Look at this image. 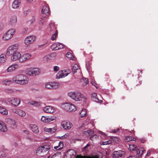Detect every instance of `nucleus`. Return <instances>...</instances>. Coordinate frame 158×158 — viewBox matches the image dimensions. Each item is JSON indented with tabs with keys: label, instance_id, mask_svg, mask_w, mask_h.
Returning a JSON list of instances; mask_svg holds the SVG:
<instances>
[{
	"label": "nucleus",
	"instance_id": "29",
	"mask_svg": "<svg viewBox=\"0 0 158 158\" xmlns=\"http://www.w3.org/2000/svg\"><path fill=\"white\" fill-rule=\"evenodd\" d=\"M80 69V68L78 64H75L73 66L72 71L73 73H77V70H78Z\"/></svg>",
	"mask_w": 158,
	"mask_h": 158
},
{
	"label": "nucleus",
	"instance_id": "33",
	"mask_svg": "<svg viewBox=\"0 0 158 158\" xmlns=\"http://www.w3.org/2000/svg\"><path fill=\"white\" fill-rule=\"evenodd\" d=\"M31 69L33 76L38 75L39 74L40 72L37 69L34 68H31Z\"/></svg>",
	"mask_w": 158,
	"mask_h": 158
},
{
	"label": "nucleus",
	"instance_id": "44",
	"mask_svg": "<svg viewBox=\"0 0 158 158\" xmlns=\"http://www.w3.org/2000/svg\"><path fill=\"white\" fill-rule=\"evenodd\" d=\"M48 122H50L55 120L56 119V117L53 116H48Z\"/></svg>",
	"mask_w": 158,
	"mask_h": 158
},
{
	"label": "nucleus",
	"instance_id": "10",
	"mask_svg": "<svg viewBox=\"0 0 158 158\" xmlns=\"http://www.w3.org/2000/svg\"><path fill=\"white\" fill-rule=\"evenodd\" d=\"M35 40V37L33 36H29L25 39L24 43L26 45H29L32 43Z\"/></svg>",
	"mask_w": 158,
	"mask_h": 158
},
{
	"label": "nucleus",
	"instance_id": "12",
	"mask_svg": "<svg viewBox=\"0 0 158 158\" xmlns=\"http://www.w3.org/2000/svg\"><path fill=\"white\" fill-rule=\"evenodd\" d=\"M13 55L11 58V60L12 61H15L19 60V61L20 59L21 58V53L18 52H16L13 53Z\"/></svg>",
	"mask_w": 158,
	"mask_h": 158
},
{
	"label": "nucleus",
	"instance_id": "57",
	"mask_svg": "<svg viewBox=\"0 0 158 158\" xmlns=\"http://www.w3.org/2000/svg\"><path fill=\"white\" fill-rule=\"evenodd\" d=\"M139 140L142 143H143L146 141V140L144 138H140L139 139Z\"/></svg>",
	"mask_w": 158,
	"mask_h": 158
},
{
	"label": "nucleus",
	"instance_id": "28",
	"mask_svg": "<svg viewBox=\"0 0 158 158\" xmlns=\"http://www.w3.org/2000/svg\"><path fill=\"white\" fill-rule=\"evenodd\" d=\"M92 100L96 102H98L99 99L97 97V94L95 93H93L91 95Z\"/></svg>",
	"mask_w": 158,
	"mask_h": 158
},
{
	"label": "nucleus",
	"instance_id": "27",
	"mask_svg": "<svg viewBox=\"0 0 158 158\" xmlns=\"http://www.w3.org/2000/svg\"><path fill=\"white\" fill-rule=\"evenodd\" d=\"M66 74L65 76V74H64V72L63 70L59 71L56 75V77L57 78H62L64 76H65L67 75Z\"/></svg>",
	"mask_w": 158,
	"mask_h": 158
},
{
	"label": "nucleus",
	"instance_id": "31",
	"mask_svg": "<svg viewBox=\"0 0 158 158\" xmlns=\"http://www.w3.org/2000/svg\"><path fill=\"white\" fill-rule=\"evenodd\" d=\"M6 60V56L5 54H2L0 55V62L4 63Z\"/></svg>",
	"mask_w": 158,
	"mask_h": 158
},
{
	"label": "nucleus",
	"instance_id": "55",
	"mask_svg": "<svg viewBox=\"0 0 158 158\" xmlns=\"http://www.w3.org/2000/svg\"><path fill=\"white\" fill-rule=\"evenodd\" d=\"M86 132L89 135H91L93 134L94 133V131H92L88 130L86 131Z\"/></svg>",
	"mask_w": 158,
	"mask_h": 158
},
{
	"label": "nucleus",
	"instance_id": "18",
	"mask_svg": "<svg viewBox=\"0 0 158 158\" xmlns=\"http://www.w3.org/2000/svg\"><path fill=\"white\" fill-rule=\"evenodd\" d=\"M32 131L35 134H37L39 132V130L37 126L35 125H31L30 126Z\"/></svg>",
	"mask_w": 158,
	"mask_h": 158
},
{
	"label": "nucleus",
	"instance_id": "45",
	"mask_svg": "<svg viewBox=\"0 0 158 158\" xmlns=\"http://www.w3.org/2000/svg\"><path fill=\"white\" fill-rule=\"evenodd\" d=\"M12 67V69L13 70H14L18 69L19 68V66L18 64H12L11 65Z\"/></svg>",
	"mask_w": 158,
	"mask_h": 158
},
{
	"label": "nucleus",
	"instance_id": "46",
	"mask_svg": "<svg viewBox=\"0 0 158 158\" xmlns=\"http://www.w3.org/2000/svg\"><path fill=\"white\" fill-rule=\"evenodd\" d=\"M35 21V18L34 16H32V18L28 21V23H29L30 24H32Z\"/></svg>",
	"mask_w": 158,
	"mask_h": 158
},
{
	"label": "nucleus",
	"instance_id": "61",
	"mask_svg": "<svg viewBox=\"0 0 158 158\" xmlns=\"http://www.w3.org/2000/svg\"><path fill=\"white\" fill-rule=\"evenodd\" d=\"M58 154V152H56L54 154L52 157V158H54V157H55Z\"/></svg>",
	"mask_w": 158,
	"mask_h": 158
},
{
	"label": "nucleus",
	"instance_id": "11",
	"mask_svg": "<svg viewBox=\"0 0 158 158\" xmlns=\"http://www.w3.org/2000/svg\"><path fill=\"white\" fill-rule=\"evenodd\" d=\"M8 101L11 104L15 106H18L20 102V100L17 98L8 99Z\"/></svg>",
	"mask_w": 158,
	"mask_h": 158
},
{
	"label": "nucleus",
	"instance_id": "35",
	"mask_svg": "<svg viewBox=\"0 0 158 158\" xmlns=\"http://www.w3.org/2000/svg\"><path fill=\"white\" fill-rule=\"evenodd\" d=\"M68 154H69L70 156H74L76 155V153L72 149H71L69 150L68 152Z\"/></svg>",
	"mask_w": 158,
	"mask_h": 158
},
{
	"label": "nucleus",
	"instance_id": "8",
	"mask_svg": "<svg viewBox=\"0 0 158 158\" xmlns=\"http://www.w3.org/2000/svg\"><path fill=\"white\" fill-rule=\"evenodd\" d=\"M31 56V55L29 53L23 54L22 56H21V58L20 59L19 62H23L27 61L29 60Z\"/></svg>",
	"mask_w": 158,
	"mask_h": 158
},
{
	"label": "nucleus",
	"instance_id": "54",
	"mask_svg": "<svg viewBox=\"0 0 158 158\" xmlns=\"http://www.w3.org/2000/svg\"><path fill=\"white\" fill-rule=\"evenodd\" d=\"M7 71L8 72H11L13 71L12 67L11 65L7 69Z\"/></svg>",
	"mask_w": 158,
	"mask_h": 158
},
{
	"label": "nucleus",
	"instance_id": "17",
	"mask_svg": "<svg viewBox=\"0 0 158 158\" xmlns=\"http://www.w3.org/2000/svg\"><path fill=\"white\" fill-rule=\"evenodd\" d=\"M20 0H15L13 2L12 6L13 8H18L20 4Z\"/></svg>",
	"mask_w": 158,
	"mask_h": 158
},
{
	"label": "nucleus",
	"instance_id": "42",
	"mask_svg": "<svg viewBox=\"0 0 158 158\" xmlns=\"http://www.w3.org/2000/svg\"><path fill=\"white\" fill-rule=\"evenodd\" d=\"M58 34V31L56 30L55 33L52 35L51 39L52 40H55L56 38V37Z\"/></svg>",
	"mask_w": 158,
	"mask_h": 158
},
{
	"label": "nucleus",
	"instance_id": "50",
	"mask_svg": "<svg viewBox=\"0 0 158 158\" xmlns=\"http://www.w3.org/2000/svg\"><path fill=\"white\" fill-rule=\"evenodd\" d=\"M111 143V141L110 140H109L107 141L103 142V145H107L109 144H110Z\"/></svg>",
	"mask_w": 158,
	"mask_h": 158
},
{
	"label": "nucleus",
	"instance_id": "63",
	"mask_svg": "<svg viewBox=\"0 0 158 158\" xmlns=\"http://www.w3.org/2000/svg\"><path fill=\"white\" fill-rule=\"evenodd\" d=\"M60 148L59 146V145H58V146H55L54 147V148L55 149H56V150H59V148Z\"/></svg>",
	"mask_w": 158,
	"mask_h": 158
},
{
	"label": "nucleus",
	"instance_id": "56",
	"mask_svg": "<svg viewBox=\"0 0 158 158\" xmlns=\"http://www.w3.org/2000/svg\"><path fill=\"white\" fill-rule=\"evenodd\" d=\"M50 131H51V133H53L54 132H55L56 131V129L54 127H53L52 128H50Z\"/></svg>",
	"mask_w": 158,
	"mask_h": 158
},
{
	"label": "nucleus",
	"instance_id": "48",
	"mask_svg": "<svg viewBox=\"0 0 158 158\" xmlns=\"http://www.w3.org/2000/svg\"><path fill=\"white\" fill-rule=\"evenodd\" d=\"M98 137L96 135H94L90 137V139L91 140H93L95 139H98Z\"/></svg>",
	"mask_w": 158,
	"mask_h": 158
},
{
	"label": "nucleus",
	"instance_id": "59",
	"mask_svg": "<svg viewBox=\"0 0 158 158\" xmlns=\"http://www.w3.org/2000/svg\"><path fill=\"white\" fill-rule=\"evenodd\" d=\"M119 129L118 128L116 130H112V132L113 133H116L118 131Z\"/></svg>",
	"mask_w": 158,
	"mask_h": 158
},
{
	"label": "nucleus",
	"instance_id": "49",
	"mask_svg": "<svg viewBox=\"0 0 158 158\" xmlns=\"http://www.w3.org/2000/svg\"><path fill=\"white\" fill-rule=\"evenodd\" d=\"M6 156V154L4 151H0V157H4Z\"/></svg>",
	"mask_w": 158,
	"mask_h": 158
},
{
	"label": "nucleus",
	"instance_id": "52",
	"mask_svg": "<svg viewBox=\"0 0 158 158\" xmlns=\"http://www.w3.org/2000/svg\"><path fill=\"white\" fill-rule=\"evenodd\" d=\"M59 69V68L57 66H55L54 67L53 70L55 72H57L58 71Z\"/></svg>",
	"mask_w": 158,
	"mask_h": 158
},
{
	"label": "nucleus",
	"instance_id": "43",
	"mask_svg": "<svg viewBox=\"0 0 158 158\" xmlns=\"http://www.w3.org/2000/svg\"><path fill=\"white\" fill-rule=\"evenodd\" d=\"M9 123L11 125V127L12 126H14L15 125V121L12 120V119H10L9 120Z\"/></svg>",
	"mask_w": 158,
	"mask_h": 158
},
{
	"label": "nucleus",
	"instance_id": "51",
	"mask_svg": "<svg viewBox=\"0 0 158 158\" xmlns=\"http://www.w3.org/2000/svg\"><path fill=\"white\" fill-rule=\"evenodd\" d=\"M10 82V81H8L7 80H5L3 81V83L4 85H8L9 84V82Z\"/></svg>",
	"mask_w": 158,
	"mask_h": 158
},
{
	"label": "nucleus",
	"instance_id": "6",
	"mask_svg": "<svg viewBox=\"0 0 158 158\" xmlns=\"http://www.w3.org/2000/svg\"><path fill=\"white\" fill-rule=\"evenodd\" d=\"M59 86L58 83L48 82L45 84V87L48 89H55L58 88Z\"/></svg>",
	"mask_w": 158,
	"mask_h": 158
},
{
	"label": "nucleus",
	"instance_id": "23",
	"mask_svg": "<svg viewBox=\"0 0 158 158\" xmlns=\"http://www.w3.org/2000/svg\"><path fill=\"white\" fill-rule=\"evenodd\" d=\"M49 28L51 32L53 33L55 32L56 30H57L56 29V27H55V24L53 23H51L49 25Z\"/></svg>",
	"mask_w": 158,
	"mask_h": 158
},
{
	"label": "nucleus",
	"instance_id": "38",
	"mask_svg": "<svg viewBox=\"0 0 158 158\" xmlns=\"http://www.w3.org/2000/svg\"><path fill=\"white\" fill-rule=\"evenodd\" d=\"M86 110L83 109L80 113V116L81 118L84 117L86 115Z\"/></svg>",
	"mask_w": 158,
	"mask_h": 158
},
{
	"label": "nucleus",
	"instance_id": "37",
	"mask_svg": "<svg viewBox=\"0 0 158 158\" xmlns=\"http://www.w3.org/2000/svg\"><path fill=\"white\" fill-rule=\"evenodd\" d=\"M32 72V69L31 68H30L26 70V74L28 75L33 76Z\"/></svg>",
	"mask_w": 158,
	"mask_h": 158
},
{
	"label": "nucleus",
	"instance_id": "32",
	"mask_svg": "<svg viewBox=\"0 0 158 158\" xmlns=\"http://www.w3.org/2000/svg\"><path fill=\"white\" fill-rule=\"evenodd\" d=\"M31 105L35 106H39L41 105V103L39 102L31 101L30 102Z\"/></svg>",
	"mask_w": 158,
	"mask_h": 158
},
{
	"label": "nucleus",
	"instance_id": "39",
	"mask_svg": "<svg viewBox=\"0 0 158 158\" xmlns=\"http://www.w3.org/2000/svg\"><path fill=\"white\" fill-rule=\"evenodd\" d=\"M42 153H43L42 152V150L40 146L37 148L36 150V155H40Z\"/></svg>",
	"mask_w": 158,
	"mask_h": 158
},
{
	"label": "nucleus",
	"instance_id": "13",
	"mask_svg": "<svg viewBox=\"0 0 158 158\" xmlns=\"http://www.w3.org/2000/svg\"><path fill=\"white\" fill-rule=\"evenodd\" d=\"M51 48H53L52 50L56 51L63 48L64 45L60 43H55L52 45Z\"/></svg>",
	"mask_w": 158,
	"mask_h": 158
},
{
	"label": "nucleus",
	"instance_id": "30",
	"mask_svg": "<svg viewBox=\"0 0 158 158\" xmlns=\"http://www.w3.org/2000/svg\"><path fill=\"white\" fill-rule=\"evenodd\" d=\"M81 82L82 83V86H84L86 85L89 83V81L87 78H83L81 80Z\"/></svg>",
	"mask_w": 158,
	"mask_h": 158
},
{
	"label": "nucleus",
	"instance_id": "58",
	"mask_svg": "<svg viewBox=\"0 0 158 158\" xmlns=\"http://www.w3.org/2000/svg\"><path fill=\"white\" fill-rule=\"evenodd\" d=\"M29 12L30 10H29L24 11L23 12L24 15H26Z\"/></svg>",
	"mask_w": 158,
	"mask_h": 158
},
{
	"label": "nucleus",
	"instance_id": "21",
	"mask_svg": "<svg viewBox=\"0 0 158 158\" xmlns=\"http://www.w3.org/2000/svg\"><path fill=\"white\" fill-rule=\"evenodd\" d=\"M49 8L47 5H44L43 6L42 10V12L46 15L49 14Z\"/></svg>",
	"mask_w": 158,
	"mask_h": 158
},
{
	"label": "nucleus",
	"instance_id": "9",
	"mask_svg": "<svg viewBox=\"0 0 158 158\" xmlns=\"http://www.w3.org/2000/svg\"><path fill=\"white\" fill-rule=\"evenodd\" d=\"M125 154V152L122 150L114 151L112 154L113 157L120 158L123 156Z\"/></svg>",
	"mask_w": 158,
	"mask_h": 158
},
{
	"label": "nucleus",
	"instance_id": "4",
	"mask_svg": "<svg viewBox=\"0 0 158 158\" xmlns=\"http://www.w3.org/2000/svg\"><path fill=\"white\" fill-rule=\"evenodd\" d=\"M62 107L65 110L69 112L74 111L76 109V107L73 104L68 103L64 104Z\"/></svg>",
	"mask_w": 158,
	"mask_h": 158
},
{
	"label": "nucleus",
	"instance_id": "36",
	"mask_svg": "<svg viewBox=\"0 0 158 158\" xmlns=\"http://www.w3.org/2000/svg\"><path fill=\"white\" fill-rule=\"evenodd\" d=\"M137 148L136 146L135 145H129V149L130 151H135Z\"/></svg>",
	"mask_w": 158,
	"mask_h": 158
},
{
	"label": "nucleus",
	"instance_id": "1",
	"mask_svg": "<svg viewBox=\"0 0 158 158\" xmlns=\"http://www.w3.org/2000/svg\"><path fill=\"white\" fill-rule=\"evenodd\" d=\"M13 82L16 83L24 85L27 84L28 82V79L27 77L22 74L16 75L12 78Z\"/></svg>",
	"mask_w": 158,
	"mask_h": 158
},
{
	"label": "nucleus",
	"instance_id": "64",
	"mask_svg": "<svg viewBox=\"0 0 158 158\" xmlns=\"http://www.w3.org/2000/svg\"><path fill=\"white\" fill-rule=\"evenodd\" d=\"M127 158H136V156H130Z\"/></svg>",
	"mask_w": 158,
	"mask_h": 158
},
{
	"label": "nucleus",
	"instance_id": "53",
	"mask_svg": "<svg viewBox=\"0 0 158 158\" xmlns=\"http://www.w3.org/2000/svg\"><path fill=\"white\" fill-rule=\"evenodd\" d=\"M44 130L46 132L51 133V131H50V128H47L46 127H44Z\"/></svg>",
	"mask_w": 158,
	"mask_h": 158
},
{
	"label": "nucleus",
	"instance_id": "3",
	"mask_svg": "<svg viewBox=\"0 0 158 158\" xmlns=\"http://www.w3.org/2000/svg\"><path fill=\"white\" fill-rule=\"evenodd\" d=\"M18 49V44H15L9 46L7 49L6 54L7 56H10L13 53H14Z\"/></svg>",
	"mask_w": 158,
	"mask_h": 158
},
{
	"label": "nucleus",
	"instance_id": "15",
	"mask_svg": "<svg viewBox=\"0 0 158 158\" xmlns=\"http://www.w3.org/2000/svg\"><path fill=\"white\" fill-rule=\"evenodd\" d=\"M13 112L15 114L21 117H24L26 115V113L24 111L20 109L15 110Z\"/></svg>",
	"mask_w": 158,
	"mask_h": 158
},
{
	"label": "nucleus",
	"instance_id": "25",
	"mask_svg": "<svg viewBox=\"0 0 158 158\" xmlns=\"http://www.w3.org/2000/svg\"><path fill=\"white\" fill-rule=\"evenodd\" d=\"M41 147L42 150V152L43 153L45 152L50 149V146L48 145L41 146Z\"/></svg>",
	"mask_w": 158,
	"mask_h": 158
},
{
	"label": "nucleus",
	"instance_id": "16",
	"mask_svg": "<svg viewBox=\"0 0 158 158\" xmlns=\"http://www.w3.org/2000/svg\"><path fill=\"white\" fill-rule=\"evenodd\" d=\"M17 22V18L15 15H13L11 17L10 19V21L9 24L12 26H13L15 25Z\"/></svg>",
	"mask_w": 158,
	"mask_h": 158
},
{
	"label": "nucleus",
	"instance_id": "34",
	"mask_svg": "<svg viewBox=\"0 0 158 158\" xmlns=\"http://www.w3.org/2000/svg\"><path fill=\"white\" fill-rule=\"evenodd\" d=\"M66 57L70 60H74V57L71 53L68 52L66 54Z\"/></svg>",
	"mask_w": 158,
	"mask_h": 158
},
{
	"label": "nucleus",
	"instance_id": "22",
	"mask_svg": "<svg viewBox=\"0 0 158 158\" xmlns=\"http://www.w3.org/2000/svg\"><path fill=\"white\" fill-rule=\"evenodd\" d=\"M144 149L143 148H140L139 149H137L135 151L136 152L137 155L138 156H140L143 154Z\"/></svg>",
	"mask_w": 158,
	"mask_h": 158
},
{
	"label": "nucleus",
	"instance_id": "19",
	"mask_svg": "<svg viewBox=\"0 0 158 158\" xmlns=\"http://www.w3.org/2000/svg\"><path fill=\"white\" fill-rule=\"evenodd\" d=\"M47 18L45 16H42L41 17L39 20V23L40 25H43L46 21Z\"/></svg>",
	"mask_w": 158,
	"mask_h": 158
},
{
	"label": "nucleus",
	"instance_id": "20",
	"mask_svg": "<svg viewBox=\"0 0 158 158\" xmlns=\"http://www.w3.org/2000/svg\"><path fill=\"white\" fill-rule=\"evenodd\" d=\"M0 130L2 132H6L7 128L5 124L3 122L0 121Z\"/></svg>",
	"mask_w": 158,
	"mask_h": 158
},
{
	"label": "nucleus",
	"instance_id": "41",
	"mask_svg": "<svg viewBox=\"0 0 158 158\" xmlns=\"http://www.w3.org/2000/svg\"><path fill=\"white\" fill-rule=\"evenodd\" d=\"M125 140L126 142H129L132 140L135 141L136 139L131 136H127L125 137Z\"/></svg>",
	"mask_w": 158,
	"mask_h": 158
},
{
	"label": "nucleus",
	"instance_id": "62",
	"mask_svg": "<svg viewBox=\"0 0 158 158\" xmlns=\"http://www.w3.org/2000/svg\"><path fill=\"white\" fill-rule=\"evenodd\" d=\"M28 30L27 28H24V30L23 31L24 33H25L27 32V31Z\"/></svg>",
	"mask_w": 158,
	"mask_h": 158
},
{
	"label": "nucleus",
	"instance_id": "14",
	"mask_svg": "<svg viewBox=\"0 0 158 158\" xmlns=\"http://www.w3.org/2000/svg\"><path fill=\"white\" fill-rule=\"evenodd\" d=\"M43 111L47 113H52L54 111V109L51 106H46L43 108Z\"/></svg>",
	"mask_w": 158,
	"mask_h": 158
},
{
	"label": "nucleus",
	"instance_id": "7",
	"mask_svg": "<svg viewBox=\"0 0 158 158\" xmlns=\"http://www.w3.org/2000/svg\"><path fill=\"white\" fill-rule=\"evenodd\" d=\"M62 126L65 129L69 130L73 126L72 123L69 121H64L62 122Z\"/></svg>",
	"mask_w": 158,
	"mask_h": 158
},
{
	"label": "nucleus",
	"instance_id": "24",
	"mask_svg": "<svg viewBox=\"0 0 158 158\" xmlns=\"http://www.w3.org/2000/svg\"><path fill=\"white\" fill-rule=\"evenodd\" d=\"M54 55H55V54L54 53H52L46 55L44 57V61H48L51 60L52 58V56H54Z\"/></svg>",
	"mask_w": 158,
	"mask_h": 158
},
{
	"label": "nucleus",
	"instance_id": "60",
	"mask_svg": "<svg viewBox=\"0 0 158 158\" xmlns=\"http://www.w3.org/2000/svg\"><path fill=\"white\" fill-rule=\"evenodd\" d=\"M91 83L93 85H94L97 88V86L96 85H97L95 83L93 82L92 81L91 82Z\"/></svg>",
	"mask_w": 158,
	"mask_h": 158
},
{
	"label": "nucleus",
	"instance_id": "5",
	"mask_svg": "<svg viewBox=\"0 0 158 158\" xmlns=\"http://www.w3.org/2000/svg\"><path fill=\"white\" fill-rule=\"evenodd\" d=\"M15 32L14 29H11L9 30L3 35L2 39L4 40H6L11 38Z\"/></svg>",
	"mask_w": 158,
	"mask_h": 158
},
{
	"label": "nucleus",
	"instance_id": "2",
	"mask_svg": "<svg viewBox=\"0 0 158 158\" xmlns=\"http://www.w3.org/2000/svg\"><path fill=\"white\" fill-rule=\"evenodd\" d=\"M68 95L69 97L77 101H81L83 98L85 100L86 99L84 97L83 95L78 92H70L68 93Z\"/></svg>",
	"mask_w": 158,
	"mask_h": 158
},
{
	"label": "nucleus",
	"instance_id": "26",
	"mask_svg": "<svg viewBox=\"0 0 158 158\" xmlns=\"http://www.w3.org/2000/svg\"><path fill=\"white\" fill-rule=\"evenodd\" d=\"M0 113L3 115H7L8 114V112L6 108L2 106H0Z\"/></svg>",
	"mask_w": 158,
	"mask_h": 158
},
{
	"label": "nucleus",
	"instance_id": "47",
	"mask_svg": "<svg viewBox=\"0 0 158 158\" xmlns=\"http://www.w3.org/2000/svg\"><path fill=\"white\" fill-rule=\"evenodd\" d=\"M58 145L60 147L59 150H60L63 148L64 146V143L63 142L60 141Z\"/></svg>",
	"mask_w": 158,
	"mask_h": 158
},
{
	"label": "nucleus",
	"instance_id": "40",
	"mask_svg": "<svg viewBox=\"0 0 158 158\" xmlns=\"http://www.w3.org/2000/svg\"><path fill=\"white\" fill-rule=\"evenodd\" d=\"M41 120L44 123L48 122V116H42L41 119Z\"/></svg>",
	"mask_w": 158,
	"mask_h": 158
}]
</instances>
